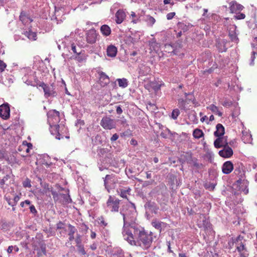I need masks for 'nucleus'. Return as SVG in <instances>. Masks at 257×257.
<instances>
[{
    "instance_id": "obj_10",
    "label": "nucleus",
    "mask_w": 257,
    "mask_h": 257,
    "mask_svg": "<svg viewBox=\"0 0 257 257\" xmlns=\"http://www.w3.org/2000/svg\"><path fill=\"white\" fill-rule=\"evenodd\" d=\"M236 26L235 25H230L228 28V36L231 41L237 43L238 38L236 33Z\"/></svg>"
},
{
    "instance_id": "obj_16",
    "label": "nucleus",
    "mask_w": 257,
    "mask_h": 257,
    "mask_svg": "<svg viewBox=\"0 0 257 257\" xmlns=\"http://www.w3.org/2000/svg\"><path fill=\"white\" fill-rule=\"evenodd\" d=\"M243 8L242 5L235 1H232L229 3V9L231 13H237V12L241 11Z\"/></svg>"
},
{
    "instance_id": "obj_8",
    "label": "nucleus",
    "mask_w": 257,
    "mask_h": 257,
    "mask_svg": "<svg viewBox=\"0 0 257 257\" xmlns=\"http://www.w3.org/2000/svg\"><path fill=\"white\" fill-rule=\"evenodd\" d=\"M186 161L188 164L192 165L197 170H201L204 167L202 164L197 162L196 158H193L191 154H187Z\"/></svg>"
},
{
    "instance_id": "obj_11",
    "label": "nucleus",
    "mask_w": 257,
    "mask_h": 257,
    "mask_svg": "<svg viewBox=\"0 0 257 257\" xmlns=\"http://www.w3.org/2000/svg\"><path fill=\"white\" fill-rule=\"evenodd\" d=\"M10 109L8 103H4L0 105V116L7 119L10 116Z\"/></svg>"
},
{
    "instance_id": "obj_25",
    "label": "nucleus",
    "mask_w": 257,
    "mask_h": 257,
    "mask_svg": "<svg viewBox=\"0 0 257 257\" xmlns=\"http://www.w3.org/2000/svg\"><path fill=\"white\" fill-rule=\"evenodd\" d=\"M69 228V240L71 241L74 239V233L77 231V229L71 224H68Z\"/></svg>"
},
{
    "instance_id": "obj_12",
    "label": "nucleus",
    "mask_w": 257,
    "mask_h": 257,
    "mask_svg": "<svg viewBox=\"0 0 257 257\" xmlns=\"http://www.w3.org/2000/svg\"><path fill=\"white\" fill-rule=\"evenodd\" d=\"M98 74L99 75V82L101 86L105 87L107 85L110 81L108 76L102 71H98Z\"/></svg>"
},
{
    "instance_id": "obj_7",
    "label": "nucleus",
    "mask_w": 257,
    "mask_h": 257,
    "mask_svg": "<svg viewBox=\"0 0 257 257\" xmlns=\"http://www.w3.org/2000/svg\"><path fill=\"white\" fill-rule=\"evenodd\" d=\"M98 34L94 29L88 30L86 33V41L90 44H94L96 42Z\"/></svg>"
},
{
    "instance_id": "obj_47",
    "label": "nucleus",
    "mask_w": 257,
    "mask_h": 257,
    "mask_svg": "<svg viewBox=\"0 0 257 257\" xmlns=\"http://www.w3.org/2000/svg\"><path fill=\"white\" fill-rule=\"evenodd\" d=\"M7 67V64L2 60H0V72H3Z\"/></svg>"
},
{
    "instance_id": "obj_32",
    "label": "nucleus",
    "mask_w": 257,
    "mask_h": 257,
    "mask_svg": "<svg viewBox=\"0 0 257 257\" xmlns=\"http://www.w3.org/2000/svg\"><path fill=\"white\" fill-rule=\"evenodd\" d=\"M193 135L195 138L200 139L203 136V133L201 130L196 128L193 131Z\"/></svg>"
},
{
    "instance_id": "obj_14",
    "label": "nucleus",
    "mask_w": 257,
    "mask_h": 257,
    "mask_svg": "<svg viewBox=\"0 0 257 257\" xmlns=\"http://www.w3.org/2000/svg\"><path fill=\"white\" fill-rule=\"evenodd\" d=\"M218 153L220 156L225 158H228L232 156L233 150L229 146H225L223 149L219 151Z\"/></svg>"
},
{
    "instance_id": "obj_63",
    "label": "nucleus",
    "mask_w": 257,
    "mask_h": 257,
    "mask_svg": "<svg viewBox=\"0 0 257 257\" xmlns=\"http://www.w3.org/2000/svg\"><path fill=\"white\" fill-rule=\"evenodd\" d=\"M13 249H14V246H13V245L9 246L7 249V252L8 253H12Z\"/></svg>"
},
{
    "instance_id": "obj_56",
    "label": "nucleus",
    "mask_w": 257,
    "mask_h": 257,
    "mask_svg": "<svg viewBox=\"0 0 257 257\" xmlns=\"http://www.w3.org/2000/svg\"><path fill=\"white\" fill-rule=\"evenodd\" d=\"M234 243L235 244V242L231 238L228 242V248L229 249L232 248Z\"/></svg>"
},
{
    "instance_id": "obj_44",
    "label": "nucleus",
    "mask_w": 257,
    "mask_h": 257,
    "mask_svg": "<svg viewBox=\"0 0 257 257\" xmlns=\"http://www.w3.org/2000/svg\"><path fill=\"white\" fill-rule=\"evenodd\" d=\"M78 248V250L80 253L82 255L86 254V251L84 249L83 246L81 244L78 245H76Z\"/></svg>"
},
{
    "instance_id": "obj_26",
    "label": "nucleus",
    "mask_w": 257,
    "mask_h": 257,
    "mask_svg": "<svg viewBox=\"0 0 257 257\" xmlns=\"http://www.w3.org/2000/svg\"><path fill=\"white\" fill-rule=\"evenodd\" d=\"M207 108L214 114H217L219 116H222V113L219 111L218 107L214 104H211Z\"/></svg>"
},
{
    "instance_id": "obj_17",
    "label": "nucleus",
    "mask_w": 257,
    "mask_h": 257,
    "mask_svg": "<svg viewBox=\"0 0 257 257\" xmlns=\"http://www.w3.org/2000/svg\"><path fill=\"white\" fill-rule=\"evenodd\" d=\"M233 169L232 163L230 161L225 162L222 167V172L225 174H229Z\"/></svg>"
},
{
    "instance_id": "obj_43",
    "label": "nucleus",
    "mask_w": 257,
    "mask_h": 257,
    "mask_svg": "<svg viewBox=\"0 0 257 257\" xmlns=\"http://www.w3.org/2000/svg\"><path fill=\"white\" fill-rule=\"evenodd\" d=\"M125 172L126 175L128 176L130 178H133L134 176L132 175L133 173V170L131 168H126L125 170Z\"/></svg>"
},
{
    "instance_id": "obj_20",
    "label": "nucleus",
    "mask_w": 257,
    "mask_h": 257,
    "mask_svg": "<svg viewBox=\"0 0 257 257\" xmlns=\"http://www.w3.org/2000/svg\"><path fill=\"white\" fill-rule=\"evenodd\" d=\"M216 131L214 133V135L216 137H221L224 134V127L220 123H218L216 126Z\"/></svg>"
},
{
    "instance_id": "obj_2",
    "label": "nucleus",
    "mask_w": 257,
    "mask_h": 257,
    "mask_svg": "<svg viewBox=\"0 0 257 257\" xmlns=\"http://www.w3.org/2000/svg\"><path fill=\"white\" fill-rule=\"evenodd\" d=\"M120 214L123 221L122 234L126 236V233L134 226H140L136 224L137 211L134 203L130 202L123 205L120 209Z\"/></svg>"
},
{
    "instance_id": "obj_58",
    "label": "nucleus",
    "mask_w": 257,
    "mask_h": 257,
    "mask_svg": "<svg viewBox=\"0 0 257 257\" xmlns=\"http://www.w3.org/2000/svg\"><path fill=\"white\" fill-rule=\"evenodd\" d=\"M63 226H64V223L61 221H59L57 224V228L59 229H63L64 228Z\"/></svg>"
},
{
    "instance_id": "obj_46",
    "label": "nucleus",
    "mask_w": 257,
    "mask_h": 257,
    "mask_svg": "<svg viewBox=\"0 0 257 257\" xmlns=\"http://www.w3.org/2000/svg\"><path fill=\"white\" fill-rule=\"evenodd\" d=\"M231 238L235 242V244H237L241 242V241L243 239V236L239 235L236 238L232 237Z\"/></svg>"
},
{
    "instance_id": "obj_31",
    "label": "nucleus",
    "mask_w": 257,
    "mask_h": 257,
    "mask_svg": "<svg viewBox=\"0 0 257 257\" xmlns=\"http://www.w3.org/2000/svg\"><path fill=\"white\" fill-rule=\"evenodd\" d=\"M24 35L28 37L30 40H36L37 38L36 33L32 31H26L24 32Z\"/></svg>"
},
{
    "instance_id": "obj_35",
    "label": "nucleus",
    "mask_w": 257,
    "mask_h": 257,
    "mask_svg": "<svg viewBox=\"0 0 257 257\" xmlns=\"http://www.w3.org/2000/svg\"><path fill=\"white\" fill-rule=\"evenodd\" d=\"M150 47L152 50L157 51L159 50V44L156 42V41H152L150 43Z\"/></svg>"
},
{
    "instance_id": "obj_30",
    "label": "nucleus",
    "mask_w": 257,
    "mask_h": 257,
    "mask_svg": "<svg viewBox=\"0 0 257 257\" xmlns=\"http://www.w3.org/2000/svg\"><path fill=\"white\" fill-rule=\"evenodd\" d=\"M165 223L163 222L160 221L157 219H154L152 222V225L153 227H154L156 229L161 230L162 225H164Z\"/></svg>"
},
{
    "instance_id": "obj_4",
    "label": "nucleus",
    "mask_w": 257,
    "mask_h": 257,
    "mask_svg": "<svg viewBox=\"0 0 257 257\" xmlns=\"http://www.w3.org/2000/svg\"><path fill=\"white\" fill-rule=\"evenodd\" d=\"M22 79L28 85L33 86H39L41 87L43 89L45 98H48L49 97H54L57 95L55 86L53 84L49 85L43 82H40L35 76L29 75L27 76L25 75L23 77Z\"/></svg>"
},
{
    "instance_id": "obj_52",
    "label": "nucleus",
    "mask_w": 257,
    "mask_h": 257,
    "mask_svg": "<svg viewBox=\"0 0 257 257\" xmlns=\"http://www.w3.org/2000/svg\"><path fill=\"white\" fill-rule=\"evenodd\" d=\"M175 12H171V13H168L166 16L167 20H170L172 19L173 18V17L175 16Z\"/></svg>"
},
{
    "instance_id": "obj_1",
    "label": "nucleus",
    "mask_w": 257,
    "mask_h": 257,
    "mask_svg": "<svg viewBox=\"0 0 257 257\" xmlns=\"http://www.w3.org/2000/svg\"><path fill=\"white\" fill-rule=\"evenodd\" d=\"M123 237L131 245L140 246L144 250L149 249L153 241V233L146 231L141 226L133 227Z\"/></svg>"
},
{
    "instance_id": "obj_27",
    "label": "nucleus",
    "mask_w": 257,
    "mask_h": 257,
    "mask_svg": "<svg viewBox=\"0 0 257 257\" xmlns=\"http://www.w3.org/2000/svg\"><path fill=\"white\" fill-rule=\"evenodd\" d=\"M241 139L245 143H249L252 140L251 135L249 134L247 132L242 131Z\"/></svg>"
},
{
    "instance_id": "obj_37",
    "label": "nucleus",
    "mask_w": 257,
    "mask_h": 257,
    "mask_svg": "<svg viewBox=\"0 0 257 257\" xmlns=\"http://www.w3.org/2000/svg\"><path fill=\"white\" fill-rule=\"evenodd\" d=\"M236 15L234 16V18L235 20H242L245 18V15L243 13H241L240 12L235 13Z\"/></svg>"
},
{
    "instance_id": "obj_61",
    "label": "nucleus",
    "mask_w": 257,
    "mask_h": 257,
    "mask_svg": "<svg viewBox=\"0 0 257 257\" xmlns=\"http://www.w3.org/2000/svg\"><path fill=\"white\" fill-rule=\"evenodd\" d=\"M165 47L167 49V50H166V52L167 51H170L171 50H173L172 46L170 44H166L165 45Z\"/></svg>"
},
{
    "instance_id": "obj_9",
    "label": "nucleus",
    "mask_w": 257,
    "mask_h": 257,
    "mask_svg": "<svg viewBox=\"0 0 257 257\" xmlns=\"http://www.w3.org/2000/svg\"><path fill=\"white\" fill-rule=\"evenodd\" d=\"M236 183L239 187V190L242 192L244 194L248 193L247 188L248 186V182L244 179H239L236 181Z\"/></svg>"
},
{
    "instance_id": "obj_33",
    "label": "nucleus",
    "mask_w": 257,
    "mask_h": 257,
    "mask_svg": "<svg viewBox=\"0 0 257 257\" xmlns=\"http://www.w3.org/2000/svg\"><path fill=\"white\" fill-rule=\"evenodd\" d=\"M235 244L236 245V249L238 251V252H241L243 251H246V249L244 246V244L242 242H240V243Z\"/></svg>"
},
{
    "instance_id": "obj_21",
    "label": "nucleus",
    "mask_w": 257,
    "mask_h": 257,
    "mask_svg": "<svg viewBox=\"0 0 257 257\" xmlns=\"http://www.w3.org/2000/svg\"><path fill=\"white\" fill-rule=\"evenodd\" d=\"M145 208L147 210H149L152 212L157 213L158 210V207L157 206L156 204L154 202H148L145 205Z\"/></svg>"
},
{
    "instance_id": "obj_49",
    "label": "nucleus",
    "mask_w": 257,
    "mask_h": 257,
    "mask_svg": "<svg viewBox=\"0 0 257 257\" xmlns=\"http://www.w3.org/2000/svg\"><path fill=\"white\" fill-rule=\"evenodd\" d=\"M33 246L34 247V250L37 251V255L39 257L40 256H42L43 254L42 252V251H40V249H39V247L37 246V245L35 244L33 245Z\"/></svg>"
},
{
    "instance_id": "obj_36",
    "label": "nucleus",
    "mask_w": 257,
    "mask_h": 257,
    "mask_svg": "<svg viewBox=\"0 0 257 257\" xmlns=\"http://www.w3.org/2000/svg\"><path fill=\"white\" fill-rule=\"evenodd\" d=\"M178 106L181 109H184L186 107V101L183 98L178 99Z\"/></svg>"
},
{
    "instance_id": "obj_24",
    "label": "nucleus",
    "mask_w": 257,
    "mask_h": 257,
    "mask_svg": "<svg viewBox=\"0 0 257 257\" xmlns=\"http://www.w3.org/2000/svg\"><path fill=\"white\" fill-rule=\"evenodd\" d=\"M226 43V41L224 39L220 40L217 42L216 46L219 52H223L227 50V47L225 45Z\"/></svg>"
},
{
    "instance_id": "obj_39",
    "label": "nucleus",
    "mask_w": 257,
    "mask_h": 257,
    "mask_svg": "<svg viewBox=\"0 0 257 257\" xmlns=\"http://www.w3.org/2000/svg\"><path fill=\"white\" fill-rule=\"evenodd\" d=\"M146 21L151 26H152L156 22L155 19L150 16H147L146 17Z\"/></svg>"
},
{
    "instance_id": "obj_57",
    "label": "nucleus",
    "mask_w": 257,
    "mask_h": 257,
    "mask_svg": "<svg viewBox=\"0 0 257 257\" xmlns=\"http://www.w3.org/2000/svg\"><path fill=\"white\" fill-rule=\"evenodd\" d=\"M118 138V135L117 134H114L112 135V136L110 138V141L111 142H114L116 141Z\"/></svg>"
},
{
    "instance_id": "obj_5",
    "label": "nucleus",
    "mask_w": 257,
    "mask_h": 257,
    "mask_svg": "<svg viewBox=\"0 0 257 257\" xmlns=\"http://www.w3.org/2000/svg\"><path fill=\"white\" fill-rule=\"evenodd\" d=\"M120 200L114 196H109L106 202V207L111 212H118Z\"/></svg>"
},
{
    "instance_id": "obj_50",
    "label": "nucleus",
    "mask_w": 257,
    "mask_h": 257,
    "mask_svg": "<svg viewBox=\"0 0 257 257\" xmlns=\"http://www.w3.org/2000/svg\"><path fill=\"white\" fill-rule=\"evenodd\" d=\"M222 104L224 106L229 107L232 105V102L231 101L225 99L223 102H222Z\"/></svg>"
},
{
    "instance_id": "obj_51",
    "label": "nucleus",
    "mask_w": 257,
    "mask_h": 257,
    "mask_svg": "<svg viewBox=\"0 0 257 257\" xmlns=\"http://www.w3.org/2000/svg\"><path fill=\"white\" fill-rule=\"evenodd\" d=\"M24 187H31V181L29 179H27L23 183Z\"/></svg>"
},
{
    "instance_id": "obj_40",
    "label": "nucleus",
    "mask_w": 257,
    "mask_h": 257,
    "mask_svg": "<svg viewBox=\"0 0 257 257\" xmlns=\"http://www.w3.org/2000/svg\"><path fill=\"white\" fill-rule=\"evenodd\" d=\"M180 114V111L178 109H174L171 114V117L173 119H176Z\"/></svg>"
},
{
    "instance_id": "obj_6",
    "label": "nucleus",
    "mask_w": 257,
    "mask_h": 257,
    "mask_svg": "<svg viewBox=\"0 0 257 257\" xmlns=\"http://www.w3.org/2000/svg\"><path fill=\"white\" fill-rule=\"evenodd\" d=\"M101 126L105 130H111L116 127V121L109 116L103 117L100 121Z\"/></svg>"
},
{
    "instance_id": "obj_54",
    "label": "nucleus",
    "mask_w": 257,
    "mask_h": 257,
    "mask_svg": "<svg viewBox=\"0 0 257 257\" xmlns=\"http://www.w3.org/2000/svg\"><path fill=\"white\" fill-rule=\"evenodd\" d=\"M30 210L31 212L35 215L37 213V211L35 207L33 205H30Z\"/></svg>"
},
{
    "instance_id": "obj_15",
    "label": "nucleus",
    "mask_w": 257,
    "mask_h": 257,
    "mask_svg": "<svg viewBox=\"0 0 257 257\" xmlns=\"http://www.w3.org/2000/svg\"><path fill=\"white\" fill-rule=\"evenodd\" d=\"M226 139L224 137H219L214 142V146L216 148H224L228 146Z\"/></svg>"
},
{
    "instance_id": "obj_53",
    "label": "nucleus",
    "mask_w": 257,
    "mask_h": 257,
    "mask_svg": "<svg viewBox=\"0 0 257 257\" xmlns=\"http://www.w3.org/2000/svg\"><path fill=\"white\" fill-rule=\"evenodd\" d=\"M75 242L77 244V245L81 244V236L79 234H77V236L75 239Z\"/></svg>"
},
{
    "instance_id": "obj_13",
    "label": "nucleus",
    "mask_w": 257,
    "mask_h": 257,
    "mask_svg": "<svg viewBox=\"0 0 257 257\" xmlns=\"http://www.w3.org/2000/svg\"><path fill=\"white\" fill-rule=\"evenodd\" d=\"M115 180L114 176L112 175H106L104 178V184L105 188L109 192V189L113 186H111V184L115 183Z\"/></svg>"
},
{
    "instance_id": "obj_28",
    "label": "nucleus",
    "mask_w": 257,
    "mask_h": 257,
    "mask_svg": "<svg viewBox=\"0 0 257 257\" xmlns=\"http://www.w3.org/2000/svg\"><path fill=\"white\" fill-rule=\"evenodd\" d=\"M100 31L103 35L108 36L110 34L111 29L108 25H103L100 28Z\"/></svg>"
},
{
    "instance_id": "obj_55",
    "label": "nucleus",
    "mask_w": 257,
    "mask_h": 257,
    "mask_svg": "<svg viewBox=\"0 0 257 257\" xmlns=\"http://www.w3.org/2000/svg\"><path fill=\"white\" fill-rule=\"evenodd\" d=\"M51 193L53 195V197L54 200H56L58 199V194L55 191L51 190Z\"/></svg>"
},
{
    "instance_id": "obj_38",
    "label": "nucleus",
    "mask_w": 257,
    "mask_h": 257,
    "mask_svg": "<svg viewBox=\"0 0 257 257\" xmlns=\"http://www.w3.org/2000/svg\"><path fill=\"white\" fill-rule=\"evenodd\" d=\"M10 178V176L9 175H7L5 176L2 179L0 180V186L1 188L3 189L4 186L5 184V182Z\"/></svg>"
},
{
    "instance_id": "obj_62",
    "label": "nucleus",
    "mask_w": 257,
    "mask_h": 257,
    "mask_svg": "<svg viewBox=\"0 0 257 257\" xmlns=\"http://www.w3.org/2000/svg\"><path fill=\"white\" fill-rule=\"evenodd\" d=\"M116 113L118 114H121L122 112V110L120 106H117L116 109Z\"/></svg>"
},
{
    "instance_id": "obj_45",
    "label": "nucleus",
    "mask_w": 257,
    "mask_h": 257,
    "mask_svg": "<svg viewBox=\"0 0 257 257\" xmlns=\"http://www.w3.org/2000/svg\"><path fill=\"white\" fill-rule=\"evenodd\" d=\"M71 49L74 53L76 54L77 55H79L81 53L80 51H77V47L74 43L71 44Z\"/></svg>"
},
{
    "instance_id": "obj_3",
    "label": "nucleus",
    "mask_w": 257,
    "mask_h": 257,
    "mask_svg": "<svg viewBox=\"0 0 257 257\" xmlns=\"http://www.w3.org/2000/svg\"><path fill=\"white\" fill-rule=\"evenodd\" d=\"M47 116L51 134L58 140L63 139L66 128L64 125L57 124L60 120L59 112L55 109L51 110L48 112Z\"/></svg>"
},
{
    "instance_id": "obj_42",
    "label": "nucleus",
    "mask_w": 257,
    "mask_h": 257,
    "mask_svg": "<svg viewBox=\"0 0 257 257\" xmlns=\"http://www.w3.org/2000/svg\"><path fill=\"white\" fill-rule=\"evenodd\" d=\"M118 122L124 127H126L128 125L126 120L123 117L118 120Z\"/></svg>"
},
{
    "instance_id": "obj_18",
    "label": "nucleus",
    "mask_w": 257,
    "mask_h": 257,
    "mask_svg": "<svg viewBox=\"0 0 257 257\" xmlns=\"http://www.w3.org/2000/svg\"><path fill=\"white\" fill-rule=\"evenodd\" d=\"M125 13L122 10H119L115 14V21L118 24H121L125 18Z\"/></svg>"
},
{
    "instance_id": "obj_23",
    "label": "nucleus",
    "mask_w": 257,
    "mask_h": 257,
    "mask_svg": "<svg viewBox=\"0 0 257 257\" xmlns=\"http://www.w3.org/2000/svg\"><path fill=\"white\" fill-rule=\"evenodd\" d=\"M20 196L19 195H17L14 197V198L13 199V201H12V200L10 197L6 196H5V199L7 201L9 205L11 206H14L16 205V204H17V202L20 200Z\"/></svg>"
},
{
    "instance_id": "obj_59",
    "label": "nucleus",
    "mask_w": 257,
    "mask_h": 257,
    "mask_svg": "<svg viewBox=\"0 0 257 257\" xmlns=\"http://www.w3.org/2000/svg\"><path fill=\"white\" fill-rule=\"evenodd\" d=\"M255 54H256V53L255 52H252V56L251 57V62H250V64L251 65H253V64H254L253 62H254V59L255 58Z\"/></svg>"
},
{
    "instance_id": "obj_29",
    "label": "nucleus",
    "mask_w": 257,
    "mask_h": 257,
    "mask_svg": "<svg viewBox=\"0 0 257 257\" xmlns=\"http://www.w3.org/2000/svg\"><path fill=\"white\" fill-rule=\"evenodd\" d=\"M119 87L125 88L128 86V81L126 78H118L116 79Z\"/></svg>"
},
{
    "instance_id": "obj_48",
    "label": "nucleus",
    "mask_w": 257,
    "mask_h": 257,
    "mask_svg": "<svg viewBox=\"0 0 257 257\" xmlns=\"http://www.w3.org/2000/svg\"><path fill=\"white\" fill-rule=\"evenodd\" d=\"M215 185L213 183H206L205 185V187L207 189H209L210 190H213L215 188Z\"/></svg>"
},
{
    "instance_id": "obj_60",
    "label": "nucleus",
    "mask_w": 257,
    "mask_h": 257,
    "mask_svg": "<svg viewBox=\"0 0 257 257\" xmlns=\"http://www.w3.org/2000/svg\"><path fill=\"white\" fill-rule=\"evenodd\" d=\"M97 244L95 242H93L92 244L90 245V248L92 250H94L97 248Z\"/></svg>"
},
{
    "instance_id": "obj_22",
    "label": "nucleus",
    "mask_w": 257,
    "mask_h": 257,
    "mask_svg": "<svg viewBox=\"0 0 257 257\" xmlns=\"http://www.w3.org/2000/svg\"><path fill=\"white\" fill-rule=\"evenodd\" d=\"M131 189L130 187H126L117 190V192L119 195L123 198H126L128 195L130 194Z\"/></svg>"
},
{
    "instance_id": "obj_64",
    "label": "nucleus",
    "mask_w": 257,
    "mask_h": 257,
    "mask_svg": "<svg viewBox=\"0 0 257 257\" xmlns=\"http://www.w3.org/2000/svg\"><path fill=\"white\" fill-rule=\"evenodd\" d=\"M99 223L101 224H102L104 226H106V223L105 222L104 219L103 218H99Z\"/></svg>"
},
{
    "instance_id": "obj_41",
    "label": "nucleus",
    "mask_w": 257,
    "mask_h": 257,
    "mask_svg": "<svg viewBox=\"0 0 257 257\" xmlns=\"http://www.w3.org/2000/svg\"><path fill=\"white\" fill-rule=\"evenodd\" d=\"M20 20L23 23H26L27 22V20H29L30 22L32 21V20H31L29 17L23 15L22 14L20 16Z\"/></svg>"
},
{
    "instance_id": "obj_19",
    "label": "nucleus",
    "mask_w": 257,
    "mask_h": 257,
    "mask_svg": "<svg viewBox=\"0 0 257 257\" xmlns=\"http://www.w3.org/2000/svg\"><path fill=\"white\" fill-rule=\"evenodd\" d=\"M117 52L116 47L112 45L108 46L106 49L107 55L110 57H114L117 54Z\"/></svg>"
},
{
    "instance_id": "obj_34",
    "label": "nucleus",
    "mask_w": 257,
    "mask_h": 257,
    "mask_svg": "<svg viewBox=\"0 0 257 257\" xmlns=\"http://www.w3.org/2000/svg\"><path fill=\"white\" fill-rule=\"evenodd\" d=\"M38 246L39 247V249H40V251H42L44 255H45L46 254V244L40 241L39 242V246Z\"/></svg>"
}]
</instances>
